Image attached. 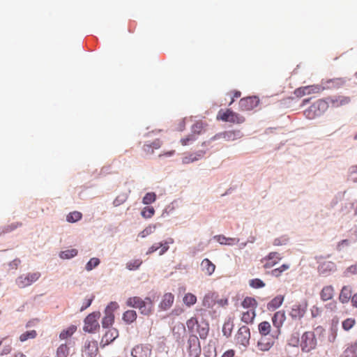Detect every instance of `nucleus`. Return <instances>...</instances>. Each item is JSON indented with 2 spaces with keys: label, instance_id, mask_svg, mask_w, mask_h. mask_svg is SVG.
Returning <instances> with one entry per match:
<instances>
[{
  "label": "nucleus",
  "instance_id": "1",
  "mask_svg": "<svg viewBox=\"0 0 357 357\" xmlns=\"http://www.w3.org/2000/svg\"><path fill=\"white\" fill-rule=\"evenodd\" d=\"M350 102V98L347 96H333L328 97L325 100H318L313 104H315V107L320 116L324 114L331 105L333 107H338L345 105Z\"/></svg>",
  "mask_w": 357,
  "mask_h": 357
},
{
  "label": "nucleus",
  "instance_id": "2",
  "mask_svg": "<svg viewBox=\"0 0 357 357\" xmlns=\"http://www.w3.org/2000/svg\"><path fill=\"white\" fill-rule=\"evenodd\" d=\"M100 317V312L98 311L89 314L84 319L83 331L88 333H94L100 329L98 319Z\"/></svg>",
  "mask_w": 357,
  "mask_h": 357
},
{
  "label": "nucleus",
  "instance_id": "3",
  "mask_svg": "<svg viewBox=\"0 0 357 357\" xmlns=\"http://www.w3.org/2000/svg\"><path fill=\"white\" fill-rule=\"evenodd\" d=\"M217 119L224 122H229L238 124L243 123L245 121L244 116L234 112L229 109L225 112L222 109L220 110L218 114Z\"/></svg>",
  "mask_w": 357,
  "mask_h": 357
},
{
  "label": "nucleus",
  "instance_id": "4",
  "mask_svg": "<svg viewBox=\"0 0 357 357\" xmlns=\"http://www.w3.org/2000/svg\"><path fill=\"white\" fill-rule=\"evenodd\" d=\"M285 311L282 310L275 312L272 317V323L276 330L273 331L271 335L273 339H278L281 333V328L286 320Z\"/></svg>",
  "mask_w": 357,
  "mask_h": 357
},
{
  "label": "nucleus",
  "instance_id": "5",
  "mask_svg": "<svg viewBox=\"0 0 357 357\" xmlns=\"http://www.w3.org/2000/svg\"><path fill=\"white\" fill-rule=\"evenodd\" d=\"M301 347L303 351L309 352L317 345V339L312 331L305 332L301 336Z\"/></svg>",
  "mask_w": 357,
  "mask_h": 357
},
{
  "label": "nucleus",
  "instance_id": "6",
  "mask_svg": "<svg viewBox=\"0 0 357 357\" xmlns=\"http://www.w3.org/2000/svg\"><path fill=\"white\" fill-rule=\"evenodd\" d=\"M307 309V301L303 299L299 303L294 304L291 307V310L289 315L293 320H301L302 319Z\"/></svg>",
  "mask_w": 357,
  "mask_h": 357
},
{
  "label": "nucleus",
  "instance_id": "7",
  "mask_svg": "<svg viewBox=\"0 0 357 357\" xmlns=\"http://www.w3.org/2000/svg\"><path fill=\"white\" fill-rule=\"evenodd\" d=\"M187 350L188 352V357H199L202 348L200 341L196 335H190L188 339Z\"/></svg>",
  "mask_w": 357,
  "mask_h": 357
},
{
  "label": "nucleus",
  "instance_id": "8",
  "mask_svg": "<svg viewBox=\"0 0 357 357\" xmlns=\"http://www.w3.org/2000/svg\"><path fill=\"white\" fill-rule=\"evenodd\" d=\"M40 277V273L39 272L23 274L16 279V284L20 288H25L37 281Z\"/></svg>",
  "mask_w": 357,
  "mask_h": 357
},
{
  "label": "nucleus",
  "instance_id": "9",
  "mask_svg": "<svg viewBox=\"0 0 357 357\" xmlns=\"http://www.w3.org/2000/svg\"><path fill=\"white\" fill-rule=\"evenodd\" d=\"M237 343L242 345L244 348H247L250 344V328L246 326H241L236 335Z\"/></svg>",
  "mask_w": 357,
  "mask_h": 357
},
{
  "label": "nucleus",
  "instance_id": "10",
  "mask_svg": "<svg viewBox=\"0 0 357 357\" xmlns=\"http://www.w3.org/2000/svg\"><path fill=\"white\" fill-rule=\"evenodd\" d=\"M259 103V98L256 96L243 98L239 101V107L242 110L249 111L253 109Z\"/></svg>",
  "mask_w": 357,
  "mask_h": 357
},
{
  "label": "nucleus",
  "instance_id": "11",
  "mask_svg": "<svg viewBox=\"0 0 357 357\" xmlns=\"http://www.w3.org/2000/svg\"><path fill=\"white\" fill-rule=\"evenodd\" d=\"M119 337V331L115 328L105 329V332L100 342V347L104 348L105 346L113 342Z\"/></svg>",
  "mask_w": 357,
  "mask_h": 357
},
{
  "label": "nucleus",
  "instance_id": "12",
  "mask_svg": "<svg viewBox=\"0 0 357 357\" xmlns=\"http://www.w3.org/2000/svg\"><path fill=\"white\" fill-rule=\"evenodd\" d=\"M242 137V133L240 130H229L219 132L213 136L212 140H218L221 138L226 141H234Z\"/></svg>",
  "mask_w": 357,
  "mask_h": 357
},
{
  "label": "nucleus",
  "instance_id": "13",
  "mask_svg": "<svg viewBox=\"0 0 357 357\" xmlns=\"http://www.w3.org/2000/svg\"><path fill=\"white\" fill-rule=\"evenodd\" d=\"M151 354V347L149 344L136 345L131 351L132 357H150Z\"/></svg>",
  "mask_w": 357,
  "mask_h": 357
},
{
  "label": "nucleus",
  "instance_id": "14",
  "mask_svg": "<svg viewBox=\"0 0 357 357\" xmlns=\"http://www.w3.org/2000/svg\"><path fill=\"white\" fill-rule=\"evenodd\" d=\"M337 270L336 264L331 261H324L318 266V272L319 275L326 277Z\"/></svg>",
  "mask_w": 357,
  "mask_h": 357
},
{
  "label": "nucleus",
  "instance_id": "15",
  "mask_svg": "<svg viewBox=\"0 0 357 357\" xmlns=\"http://www.w3.org/2000/svg\"><path fill=\"white\" fill-rule=\"evenodd\" d=\"M153 302L149 297H146L142 300L139 306L140 313L145 316H149L153 312Z\"/></svg>",
  "mask_w": 357,
  "mask_h": 357
},
{
  "label": "nucleus",
  "instance_id": "16",
  "mask_svg": "<svg viewBox=\"0 0 357 357\" xmlns=\"http://www.w3.org/2000/svg\"><path fill=\"white\" fill-rule=\"evenodd\" d=\"M206 153V150H199L195 152L191 153L188 155L185 156L182 158V162L183 164L186 165L196 162L204 158Z\"/></svg>",
  "mask_w": 357,
  "mask_h": 357
},
{
  "label": "nucleus",
  "instance_id": "17",
  "mask_svg": "<svg viewBox=\"0 0 357 357\" xmlns=\"http://www.w3.org/2000/svg\"><path fill=\"white\" fill-rule=\"evenodd\" d=\"M306 91H294L292 93V95L289 96L287 98H283L282 100H280L281 105H284L287 107H289V105L295 100L300 98L303 96H304L306 94ZM308 92L307 94H310L311 91H307Z\"/></svg>",
  "mask_w": 357,
  "mask_h": 357
},
{
  "label": "nucleus",
  "instance_id": "18",
  "mask_svg": "<svg viewBox=\"0 0 357 357\" xmlns=\"http://www.w3.org/2000/svg\"><path fill=\"white\" fill-rule=\"evenodd\" d=\"M84 349L89 357H96L98 351V342L96 340L86 341Z\"/></svg>",
  "mask_w": 357,
  "mask_h": 357
},
{
  "label": "nucleus",
  "instance_id": "19",
  "mask_svg": "<svg viewBox=\"0 0 357 357\" xmlns=\"http://www.w3.org/2000/svg\"><path fill=\"white\" fill-rule=\"evenodd\" d=\"M197 332L198 333L199 337L204 340L207 337L209 332V324L207 321L203 318L199 321L197 326Z\"/></svg>",
  "mask_w": 357,
  "mask_h": 357
},
{
  "label": "nucleus",
  "instance_id": "20",
  "mask_svg": "<svg viewBox=\"0 0 357 357\" xmlns=\"http://www.w3.org/2000/svg\"><path fill=\"white\" fill-rule=\"evenodd\" d=\"M284 296L282 295H278L271 299L266 305V308L268 311H275L278 309L283 303Z\"/></svg>",
  "mask_w": 357,
  "mask_h": 357
},
{
  "label": "nucleus",
  "instance_id": "21",
  "mask_svg": "<svg viewBox=\"0 0 357 357\" xmlns=\"http://www.w3.org/2000/svg\"><path fill=\"white\" fill-rule=\"evenodd\" d=\"M271 337V339L267 337L266 336H261V338L258 341V347L261 351H268L274 344L273 337Z\"/></svg>",
  "mask_w": 357,
  "mask_h": 357
},
{
  "label": "nucleus",
  "instance_id": "22",
  "mask_svg": "<svg viewBox=\"0 0 357 357\" xmlns=\"http://www.w3.org/2000/svg\"><path fill=\"white\" fill-rule=\"evenodd\" d=\"M174 301V296L172 293H166L159 305L162 310H167L172 305Z\"/></svg>",
  "mask_w": 357,
  "mask_h": 357
},
{
  "label": "nucleus",
  "instance_id": "23",
  "mask_svg": "<svg viewBox=\"0 0 357 357\" xmlns=\"http://www.w3.org/2000/svg\"><path fill=\"white\" fill-rule=\"evenodd\" d=\"M352 289L351 286H344L340 291L339 300L342 303H347L351 298Z\"/></svg>",
  "mask_w": 357,
  "mask_h": 357
},
{
  "label": "nucleus",
  "instance_id": "24",
  "mask_svg": "<svg viewBox=\"0 0 357 357\" xmlns=\"http://www.w3.org/2000/svg\"><path fill=\"white\" fill-rule=\"evenodd\" d=\"M137 317V312L135 310H128L123 312L122 319L126 324H131L136 320Z\"/></svg>",
  "mask_w": 357,
  "mask_h": 357
},
{
  "label": "nucleus",
  "instance_id": "25",
  "mask_svg": "<svg viewBox=\"0 0 357 357\" xmlns=\"http://www.w3.org/2000/svg\"><path fill=\"white\" fill-rule=\"evenodd\" d=\"M340 357H357V344H349Z\"/></svg>",
  "mask_w": 357,
  "mask_h": 357
},
{
  "label": "nucleus",
  "instance_id": "26",
  "mask_svg": "<svg viewBox=\"0 0 357 357\" xmlns=\"http://www.w3.org/2000/svg\"><path fill=\"white\" fill-rule=\"evenodd\" d=\"M259 333L261 336H267L271 334V326L268 321H264L258 325Z\"/></svg>",
  "mask_w": 357,
  "mask_h": 357
},
{
  "label": "nucleus",
  "instance_id": "27",
  "mask_svg": "<svg viewBox=\"0 0 357 357\" xmlns=\"http://www.w3.org/2000/svg\"><path fill=\"white\" fill-rule=\"evenodd\" d=\"M201 268L202 271L210 275L215 271V266L208 259L206 258L202 260Z\"/></svg>",
  "mask_w": 357,
  "mask_h": 357
},
{
  "label": "nucleus",
  "instance_id": "28",
  "mask_svg": "<svg viewBox=\"0 0 357 357\" xmlns=\"http://www.w3.org/2000/svg\"><path fill=\"white\" fill-rule=\"evenodd\" d=\"M257 305L258 303L256 299L250 296H246L241 303V306L245 309L252 307V310H255Z\"/></svg>",
  "mask_w": 357,
  "mask_h": 357
},
{
  "label": "nucleus",
  "instance_id": "29",
  "mask_svg": "<svg viewBox=\"0 0 357 357\" xmlns=\"http://www.w3.org/2000/svg\"><path fill=\"white\" fill-rule=\"evenodd\" d=\"M333 291L332 286L324 287L320 293L321 298L324 301L331 299L333 296Z\"/></svg>",
  "mask_w": 357,
  "mask_h": 357
},
{
  "label": "nucleus",
  "instance_id": "30",
  "mask_svg": "<svg viewBox=\"0 0 357 357\" xmlns=\"http://www.w3.org/2000/svg\"><path fill=\"white\" fill-rule=\"evenodd\" d=\"M114 322V314H105V316L102 317L101 320L102 327L104 329H107L112 328V326Z\"/></svg>",
  "mask_w": 357,
  "mask_h": 357
},
{
  "label": "nucleus",
  "instance_id": "31",
  "mask_svg": "<svg viewBox=\"0 0 357 357\" xmlns=\"http://www.w3.org/2000/svg\"><path fill=\"white\" fill-rule=\"evenodd\" d=\"M256 317L255 310H248L243 313L241 321L245 324H252Z\"/></svg>",
  "mask_w": 357,
  "mask_h": 357
},
{
  "label": "nucleus",
  "instance_id": "32",
  "mask_svg": "<svg viewBox=\"0 0 357 357\" xmlns=\"http://www.w3.org/2000/svg\"><path fill=\"white\" fill-rule=\"evenodd\" d=\"M78 254V251L77 249L73 248L70 250H66L64 251H61L59 254V256L62 259H70Z\"/></svg>",
  "mask_w": 357,
  "mask_h": 357
},
{
  "label": "nucleus",
  "instance_id": "33",
  "mask_svg": "<svg viewBox=\"0 0 357 357\" xmlns=\"http://www.w3.org/2000/svg\"><path fill=\"white\" fill-rule=\"evenodd\" d=\"M77 331V326L75 325H71L66 329L63 330L60 334L59 337L61 340H65L72 336L74 333Z\"/></svg>",
  "mask_w": 357,
  "mask_h": 357
},
{
  "label": "nucleus",
  "instance_id": "34",
  "mask_svg": "<svg viewBox=\"0 0 357 357\" xmlns=\"http://www.w3.org/2000/svg\"><path fill=\"white\" fill-rule=\"evenodd\" d=\"M203 351L205 357H215L217 355L215 347L211 342L204 347Z\"/></svg>",
  "mask_w": 357,
  "mask_h": 357
},
{
  "label": "nucleus",
  "instance_id": "35",
  "mask_svg": "<svg viewBox=\"0 0 357 357\" xmlns=\"http://www.w3.org/2000/svg\"><path fill=\"white\" fill-rule=\"evenodd\" d=\"M142 300L143 299L139 296L130 297L126 301V305L129 307L139 309Z\"/></svg>",
  "mask_w": 357,
  "mask_h": 357
},
{
  "label": "nucleus",
  "instance_id": "36",
  "mask_svg": "<svg viewBox=\"0 0 357 357\" xmlns=\"http://www.w3.org/2000/svg\"><path fill=\"white\" fill-rule=\"evenodd\" d=\"M318 112L316 109L315 104H312L307 109L304 111V115L309 119H313L317 116H319Z\"/></svg>",
  "mask_w": 357,
  "mask_h": 357
},
{
  "label": "nucleus",
  "instance_id": "37",
  "mask_svg": "<svg viewBox=\"0 0 357 357\" xmlns=\"http://www.w3.org/2000/svg\"><path fill=\"white\" fill-rule=\"evenodd\" d=\"M213 295V294H207L205 295L202 302V305L204 307L208 308H212L213 307V305L215 304Z\"/></svg>",
  "mask_w": 357,
  "mask_h": 357
},
{
  "label": "nucleus",
  "instance_id": "38",
  "mask_svg": "<svg viewBox=\"0 0 357 357\" xmlns=\"http://www.w3.org/2000/svg\"><path fill=\"white\" fill-rule=\"evenodd\" d=\"M174 240L172 238H167L165 241L159 242L158 244L161 245V250L159 252L160 255H164L169 250V245L173 244Z\"/></svg>",
  "mask_w": 357,
  "mask_h": 357
},
{
  "label": "nucleus",
  "instance_id": "39",
  "mask_svg": "<svg viewBox=\"0 0 357 357\" xmlns=\"http://www.w3.org/2000/svg\"><path fill=\"white\" fill-rule=\"evenodd\" d=\"M157 195L155 192H151L145 194L142 198V203L144 205H149L155 202Z\"/></svg>",
  "mask_w": 357,
  "mask_h": 357
},
{
  "label": "nucleus",
  "instance_id": "40",
  "mask_svg": "<svg viewBox=\"0 0 357 357\" xmlns=\"http://www.w3.org/2000/svg\"><path fill=\"white\" fill-rule=\"evenodd\" d=\"M82 218V213H80L79 211H73V212L69 213L67 215L66 220L68 222L74 223V222H76L79 221V220H81Z\"/></svg>",
  "mask_w": 357,
  "mask_h": 357
},
{
  "label": "nucleus",
  "instance_id": "41",
  "mask_svg": "<svg viewBox=\"0 0 357 357\" xmlns=\"http://www.w3.org/2000/svg\"><path fill=\"white\" fill-rule=\"evenodd\" d=\"M183 301L185 305L190 307L196 303L197 297L195 295H194L191 293H188V294H185V296L183 298Z\"/></svg>",
  "mask_w": 357,
  "mask_h": 357
},
{
  "label": "nucleus",
  "instance_id": "42",
  "mask_svg": "<svg viewBox=\"0 0 357 357\" xmlns=\"http://www.w3.org/2000/svg\"><path fill=\"white\" fill-rule=\"evenodd\" d=\"M100 264V259L97 257L91 258L85 266V269L87 271H91Z\"/></svg>",
  "mask_w": 357,
  "mask_h": 357
},
{
  "label": "nucleus",
  "instance_id": "43",
  "mask_svg": "<svg viewBox=\"0 0 357 357\" xmlns=\"http://www.w3.org/2000/svg\"><path fill=\"white\" fill-rule=\"evenodd\" d=\"M142 264V261L139 259L131 260L126 264V268L130 271H136L140 267Z\"/></svg>",
  "mask_w": 357,
  "mask_h": 357
},
{
  "label": "nucleus",
  "instance_id": "44",
  "mask_svg": "<svg viewBox=\"0 0 357 357\" xmlns=\"http://www.w3.org/2000/svg\"><path fill=\"white\" fill-rule=\"evenodd\" d=\"M155 213V209L153 206H145L141 211V215L145 218H151Z\"/></svg>",
  "mask_w": 357,
  "mask_h": 357
},
{
  "label": "nucleus",
  "instance_id": "45",
  "mask_svg": "<svg viewBox=\"0 0 357 357\" xmlns=\"http://www.w3.org/2000/svg\"><path fill=\"white\" fill-rule=\"evenodd\" d=\"M234 324L229 320L225 322L222 327V333L227 337H229L231 335Z\"/></svg>",
  "mask_w": 357,
  "mask_h": 357
},
{
  "label": "nucleus",
  "instance_id": "46",
  "mask_svg": "<svg viewBox=\"0 0 357 357\" xmlns=\"http://www.w3.org/2000/svg\"><path fill=\"white\" fill-rule=\"evenodd\" d=\"M69 353V348L66 344H61L56 350L57 357H67Z\"/></svg>",
  "mask_w": 357,
  "mask_h": 357
},
{
  "label": "nucleus",
  "instance_id": "47",
  "mask_svg": "<svg viewBox=\"0 0 357 357\" xmlns=\"http://www.w3.org/2000/svg\"><path fill=\"white\" fill-rule=\"evenodd\" d=\"M37 336V333L35 330L28 331L22 333L20 336V340L21 342H25L29 339L35 338Z\"/></svg>",
  "mask_w": 357,
  "mask_h": 357
},
{
  "label": "nucleus",
  "instance_id": "48",
  "mask_svg": "<svg viewBox=\"0 0 357 357\" xmlns=\"http://www.w3.org/2000/svg\"><path fill=\"white\" fill-rule=\"evenodd\" d=\"M128 198V193H121L115 199L113 202V205L114 206H119L126 202V200Z\"/></svg>",
  "mask_w": 357,
  "mask_h": 357
},
{
  "label": "nucleus",
  "instance_id": "49",
  "mask_svg": "<svg viewBox=\"0 0 357 357\" xmlns=\"http://www.w3.org/2000/svg\"><path fill=\"white\" fill-rule=\"evenodd\" d=\"M249 284L252 288H254V289L263 288L266 285L265 282L259 278H255V279L250 280L249 281Z\"/></svg>",
  "mask_w": 357,
  "mask_h": 357
},
{
  "label": "nucleus",
  "instance_id": "50",
  "mask_svg": "<svg viewBox=\"0 0 357 357\" xmlns=\"http://www.w3.org/2000/svg\"><path fill=\"white\" fill-rule=\"evenodd\" d=\"M158 225H150L139 234V236L145 238L152 234L156 229Z\"/></svg>",
  "mask_w": 357,
  "mask_h": 357
},
{
  "label": "nucleus",
  "instance_id": "51",
  "mask_svg": "<svg viewBox=\"0 0 357 357\" xmlns=\"http://www.w3.org/2000/svg\"><path fill=\"white\" fill-rule=\"evenodd\" d=\"M356 321L353 318H347L345 320H344L342 323V328L348 331H349L355 324Z\"/></svg>",
  "mask_w": 357,
  "mask_h": 357
},
{
  "label": "nucleus",
  "instance_id": "52",
  "mask_svg": "<svg viewBox=\"0 0 357 357\" xmlns=\"http://www.w3.org/2000/svg\"><path fill=\"white\" fill-rule=\"evenodd\" d=\"M289 268V265L284 264L279 268H275L271 271L272 275L279 277L284 271Z\"/></svg>",
  "mask_w": 357,
  "mask_h": 357
},
{
  "label": "nucleus",
  "instance_id": "53",
  "mask_svg": "<svg viewBox=\"0 0 357 357\" xmlns=\"http://www.w3.org/2000/svg\"><path fill=\"white\" fill-rule=\"evenodd\" d=\"M328 84L330 85H328L327 86L328 88H333V87L340 88V87H342L344 86V80L342 78H337V79L330 80L328 82Z\"/></svg>",
  "mask_w": 357,
  "mask_h": 357
},
{
  "label": "nucleus",
  "instance_id": "54",
  "mask_svg": "<svg viewBox=\"0 0 357 357\" xmlns=\"http://www.w3.org/2000/svg\"><path fill=\"white\" fill-rule=\"evenodd\" d=\"M119 307V305L115 301H111L105 307V314H114V312Z\"/></svg>",
  "mask_w": 357,
  "mask_h": 357
},
{
  "label": "nucleus",
  "instance_id": "55",
  "mask_svg": "<svg viewBox=\"0 0 357 357\" xmlns=\"http://www.w3.org/2000/svg\"><path fill=\"white\" fill-rule=\"evenodd\" d=\"M197 134L192 132L191 134L188 135L186 137L182 138L181 139V143L183 146L188 145L190 142H192L197 140Z\"/></svg>",
  "mask_w": 357,
  "mask_h": 357
},
{
  "label": "nucleus",
  "instance_id": "56",
  "mask_svg": "<svg viewBox=\"0 0 357 357\" xmlns=\"http://www.w3.org/2000/svg\"><path fill=\"white\" fill-rule=\"evenodd\" d=\"M274 259H276L278 262L280 260H281L282 257H281L280 254L277 252H271L268 253L266 257H264L261 259V261L263 262L264 261H271V260H273Z\"/></svg>",
  "mask_w": 357,
  "mask_h": 357
},
{
  "label": "nucleus",
  "instance_id": "57",
  "mask_svg": "<svg viewBox=\"0 0 357 357\" xmlns=\"http://www.w3.org/2000/svg\"><path fill=\"white\" fill-rule=\"evenodd\" d=\"M204 123L202 121H197L194 123L191 127V132L195 134L200 135L202 133V130L204 128Z\"/></svg>",
  "mask_w": 357,
  "mask_h": 357
},
{
  "label": "nucleus",
  "instance_id": "58",
  "mask_svg": "<svg viewBox=\"0 0 357 357\" xmlns=\"http://www.w3.org/2000/svg\"><path fill=\"white\" fill-rule=\"evenodd\" d=\"M289 242V238L287 236H282L278 238H275L273 242V245L280 246L287 245Z\"/></svg>",
  "mask_w": 357,
  "mask_h": 357
},
{
  "label": "nucleus",
  "instance_id": "59",
  "mask_svg": "<svg viewBox=\"0 0 357 357\" xmlns=\"http://www.w3.org/2000/svg\"><path fill=\"white\" fill-rule=\"evenodd\" d=\"M94 298H95V296L93 294H92L89 297H88V296L86 297L83 302V304L80 308V311L82 312V311L85 310L86 309H87L91 305Z\"/></svg>",
  "mask_w": 357,
  "mask_h": 357
},
{
  "label": "nucleus",
  "instance_id": "60",
  "mask_svg": "<svg viewBox=\"0 0 357 357\" xmlns=\"http://www.w3.org/2000/svg\"><path fill=\"white\" fill-rule=\"evenodd\" d=\"M344 276L348 277L350 275H356L357 274V263L353 265H351L348 268L345 269L343 273Z\"/></svg>",
  "mask_w": 357,
  "mask_h": 357
},
{
  "label": "nucleus",
  "instance_id": "61",
  "mask_svg": "<svg viewBox=\"0 0 357 357\" xmlns=\"http://www.w3.org/2000/svg\"><path fill=\"white\" fill-rule=\"evenodd\" d=\"M199 321L197 318L192 317L190 319H188L186 322L187 327L188 328V331L190 332H193L194 328L195 326H197Z\"/></svg>",
  "mask_w": 357,
  "mask_h": 357
},
{
  "label": "nucleus",
  "instance_id": "62",
  "mask_svg": "<svg viewBox=\"0 0 357 357\" xmlns=\"http://www.w3.org/2000/svg\"><path fill=\"white\" fill-rule=\"evenodd\" d=\"M299 342V334L298 333H293L289 340V344L293 347H297Z\"/></svg>",
  "mask_w": 357,
  "mask_h": 357
},
{
  "label": "nucleus",
  "instance_id": "63",
  "mask_svg": "<svg viewBox=\"0 0 357 357\" xmlns=\"http://www.w3.org/2000/svg\"><path fill=\"white\" fill-rule=\"evenodd\" d=\"M22 224L21 223H19V222H16V223H12L9 225H7L3 229V233H8V232H10L13 230H15V229H17L19 226H21Z\"/></svg>",
  "mask_w": 357,
  "mask_h": 357
},
{
  "label": "nucleus",
  "instance_id": "64",
  "mask_svg": "<svg viewBox=\"0 0 357 357\" xmlns=\"http://www.w3.org/2000/svg\"><path fill=\"white\" fill-rule=\"evenodd\" d=\"M213 238L215 239L221 245H227V237L222 234L215 235L213 236Z\"/></svg>",
  "mask_w": 357,
  "mask_h": 357
}]
</instances>
